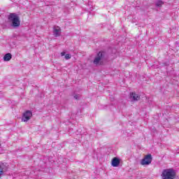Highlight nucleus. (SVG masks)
I'll return each mask as SVG.
<instances>
[{
	"label": "nucleus",
	"instance_id": "f257e3e1",
	"mask_svg": "<svg viewBox=\"0 0 179 179\" xmlns=\"http://www.w3.org/2000/svg\"><path fill=\"white\" fill-rule=\"evenodd\" d=\"M8 22L11 23L13 27H19L20 26V17L16 13H10L8 15Z\"/></svg>",
	"mask_w": 179,
	"mask_h": 179
},
{
	"label": "nucleus",
	"instance_id": "f03ea898",
	"mask_svg": "<svg viewBox=\"0 0 179 179\" xmlns=\"http://www.w3.org/2000/svg\"><path fill=\"white\" fill-rule=\"evenodd\" d=\"M162 179H174L176 177V171L173 169H164L162 173Z\"/></svg>",
	"mask_w": 179,
	"mask_h": 179
},
{
	"label": "nucleus",
	"instance_id": "7ed1b4c3",
	"mask_svg": "<svg viewBox=\"0 0 179 179\" xmlns=\"http://www.w3.org/2000/svg\"><path fill=\"white\" fill-rule=\"evenodd\" d=\"M152 163V155L148 154L145 156V157L141 160V166H149Z\"/></svg>",
	"mask_w": 179,
	"mask_h": 179
},
{
	"label": "nucleus",
	"instance_id": "20e7f679",
	"mask_svg": "<svg viewBox=\"0 0 179 179\" xmlns=\"http://www.w3.org/2000/svg\"><path fill=\"white\" fill-rule=\"evenodd\" d=\"M32 115H33V113H31V111L27 110L23 114L22 121H23L24 122H27V121H29L31 118Z\"/></svg>",
	"mask_w": 179,
	"mask_h": 179
},
{
	"label": "nucleus",
	"instance_id": "39448f33",
	"mask_svg": "<svg viewBox=\"0 0 179 179\" xmlns=\"http://www.w3.org/2000/svg\"><path fill=\"white\" fill-rule=\"evenodd\" d=\"M101 59H103V52H99L97 54V56L94 59V64L95 65H99L100 64V62L101 61Z\"/></svg>",
	"mask_w": 179,
	"mask_h": 179
},
{
	"label": "nucleus",
	"instance_id": "423d86ee",
	"mask_svg": "<svg viewBox=\"0 0 179 179\" xmlns=\"http://www.w3.org/2000/svg\"><path fill=\"white\" fill-rule=\"evenodd\" d=\"M130 99H131V100H133V101H138L141 100V96H139V94H138L135 92H132L130 94Z\"/></svg>",
	"mask_w": 179,
	"mask_h": 179
},
{
	"label": "nucleus",
	"instance_id": "0eeeda50",
	"mask_svg": "<svg viewBox=\"0 0 179 179\" xmlns=\"http://www.w3.org/2000/svg\"><path fill=\"white\" fill-rule=\"evenodd\" d=\"M53 34L55 37H59V36H61V28H59V27H54Z\"/></svg>",
	"mask_w": 179,
	"mask_h": 179
},
{
	"label": "nucleus",
	"instance_id": "6e6552de",
	"mask_svg": "<svg viewBox=\"0 0 179 179\" xmlns=\"http://www.w3.org/2000/svg\"><path fill=\"white\" fill-rule=\"evenodd\" d=\"M112 166L113 167H118L120 166V159L117 157H115L112 159Z\"/></svg>",
	"mask_w": 179,
	"mask_h": 179
},
{
	"label": "nucleus",
	"instance_id": "1a4fd4ad",
	"mask_svg": "<svg viewBox=\"0 0 179 179\" xmlns=\"http://www.w3.org/2000/svg\"><path fill=\"white\" fill-rule=\"evenodd\" d=\"M8 168L6 166H3V164H0V178L3 176L4 173H6Z\"/></svg>",
	"mask_w": 179,
	"mask_h": 179
},
{
	"label": "nucleus",
	"instance_id": "9d476101",
	"mask_svg": "<svg viewBox=\"0 0 179 179\" xmlns=\"http://www.w3.org/2000/svg\"><path fill=\"white\" fill-rule=\"evenodd\" d=\"M10 59H12V54L6 53L3 57V61L8 62Z\"/></svg>",
	"mask_w": 179,
	"mask_h": 179
},
{
	"label": "nucleus",
	"instance_id": "9b49d317",
	"mask_svg": "<svg viewBox=\"0 0 179 179\" xmlns=\"http://www.w3.org/2000/svg\"><path fill=\"white\" fill-rule=\"evenodd\" d=\"M163 3H164L163 2V1L162 0H158L156 3H155V6H157L158 8H160V6H162L163 5Z\"/></svg>",
	"mask_w": 179,
	"mask_h": 179
},
{
	"label": "nucleus",
	"instance_id": "f8f14e48",
	"mask_svg": "<svg viewBox=\"0 0 179 179\" xmlns=\"http://www.w3.org/2000/svg\"><path fill=\"white\" fill-rule=\"evenodd\" d=\"M65 59H71V55L66 54L65 55Z\"/></svg>",
	"mask_w": 179,
	"mask_h": 179
},
{
	"label": "nucleus",
	"instance_id": "ddd939ff",
	"mask_svg": "<svg viewBox=\"0 0 179 179\" xmlns=\"http://www.w3.org/2000/svg\"><path fill=\"white\" fill-rule=\"evenodd\" d=\"M79 97H80L79 95H75L74 96V99H76V100H79Z\"/></svg>",
	"mask_w": 179,
	"mask_h": 179
},
{
	"label": "nucleus",
	"instance_id": "4468645a",
	"mask_svg": "<svg viewBox=\"0 0 179 179\" xmlns=\"http://www.w3.org/2000/svg\"><path fill=\"white\" fill-rule=\"evenodd\" d=\"M65 55V52H61V56L64 57Z\"/></svg>",
	"mask_w": 179,
	"mask_h": 179
},
{
	"label": "nucleus",
	"instance_id": "2eb2a0df",
	"mask_svg": "<svg viewBox=\"0 0 179 179\" xmlns=\"http://www.w3.org/2000/svg\"><path fill=\"white\" fill-rule=\"evenodd\" d=\"M0 146H1V144H0Z\"/></svg>",
	"mask_w": 179,
	"mask_h": 179
}]
</instances>
